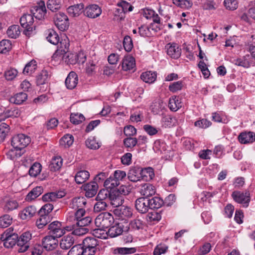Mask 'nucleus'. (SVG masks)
<instances>
[{"instance_id":"obj_1","label":"nucleus","mask_w":255,"mask_h":255,"mask_svg":"<svg viewBox=\"0 0 255 255\" xmlns=\"http://www.w3.org/2000/svg\"><path fill=\"white\" fill-rule=\"evenodd\" d=\"M29 136L24 134H18L11 139L13 148L9 151L11 158L20 157L24 152V148L30 142Z\"/></svg>"},{"instance_id":"obj_2","label":"nucleus","mask_w":255,"mask_h":255,"mask_svg":"<svg viewBox=\"0 0 255 255\" xmlns=\"http://www.w3.org/2000/svg\"><path fill=\"white\" fill-rule=\"evenodd\" d=\"M33 17L31 13L24 14L20 19L21 26L24 28L23 33L29 37L36 33V26L32 25L34 22Z\"/></svg>"},{"instance_id":"obj_3","label":"nucleus","mask_w":255,"mask_h":255,"mask_svg":"<svg viewBox=\"0 0 255 255\" xmlns=\"http://www.w3.org/2000/svg\"><path fill=\"white\" fill-rule=\"evenodd\" d=\"M114 222L113 215L108 212L99 214L95 220V224L97 227L106 229L110 227Z\"/></svg>"},{"instance_id":"obj_4","label":"nucleus","mask_w":255,"mask_h":255,"mask_svg":"<svg viewBox=\"0 0 255 255\" xmlns=\"http://www.w3.org/2000/svg\"><path fill=\"white\" fill-rule=\"evenodd\" d=\"M0 240L3 242L4 247L10 248L17 244L18 235L13 233V229L10 228L1 235Z\"/></svg>"},{"instance_id":"obj_5","label":"nucleus","mask_w":255,"mask_h":255,"mask_svg":"<svg viewBox=\"0 0 255 255\" xmlns=\"http://www.w3.org/2000/svg\"><path fill=\"white\" fill-rule=\"evenodd\" d=\"M69 44L65 40L60 43V46L52 56V60L57 63L64 61L65 54L68 51Z\"/></svg>"},{"instance_id":"obj_6","label":"nucleus","mask_w":255,"mask_h":255,"mask_svg":"<svg viewBox=\"0 0 255 255\" xmlns=\"http://www.w3.org/2000/svg\"><path fill=\"white\" fill-rule=\"evenodd\" d=\"M55 25L61 31H65L69 27V20L67 16L63 12L56 13L54 17Z\"/></svg>"},{"instance_id":"obj_7","label":"nucleus","mask_w":255,"mask_h":255,"mask_svg":"<svg viewBox=\"0 0 255 255\" xmlns=\"http://www.w3.org/2000/svg\"><path fill=\"white\" fill-rule=\"evenodd\" d=\"M31 239V234L29 232H25L19 238L18 237L17 250L18 253H24L28 250Z\"/></svg>"},{"instance_id":"obj_8","label":"nucleus","mask_w":255,"mask_h":255,"mask_svg":"<svg viewBox=\"0 0 255 255\" xmlns=\"http://www.w3.org/2000/svg\"><path fill=\"white\" fill-rule=\"evenodd\" d=\"M232 197L236 202L243 204V207H248L250 201V194L249 191L243 192L235 191L232 193Z\"/></svg>"},{"instance_id":"obj_9","label":"nucleus","mask_w":255,"mask_h":255,"mask_svg":"<svg viewBox=\"0 0 255 255\" xmlns=\"http://www.w3.org/2000/svg\"><path fill=\"white\" fill-rule=\"evenodd\" d=\"M31 13L35 18L41 20L44 18L46 13L45 2L40 0L37 3V5L33 6L30 10Z\"/></svg>"},{"instance_id":"obj_10","label":"nucleus","mask_w":255,"mask_h":255,"mask_svg":"<svg viewBox=\"0 0 255 255\" xmlns=\"http://www.w3.org/2000/svg\"><path fill=\"white\" fill-rule=\"evenodd\" d=\"M1 205L5 212H9L16 209L18 207L17 201L8 196H5L2 199Z\"/></svg>"},{"instance_id":"obj_11","label":"nucleus","mask_w":255,"mask_h":255,"mask_svg":"<svg viewBox=\"0 0 255 255\" xmlns=\"http://www.w3.org/2000/svg\"><path fill=\"white\" fill-rule=\"evenodd\" d=\"M102 9L97 4H91L87 6L84 10V15L91 18H95L100 15Z\"/></svg>"},{"instance_id":"obj_12","label":"nucleus","mask_w":255,"mask_h":255,"mask_svg":"<svg viewBox=\"0 0 255 255\" xmlns=\"http://www.w3.org/2000/svg\"><path fill=\"white\" fill-rule=\"evenodd\" d=\"M42 245L46 250L52 251L57 248L58 240L52 236H47L43 238Z\"/></svg>"},{"instance_id":"obj_13","label":"nucleus","mask_w":255,"mask_h":255,"mask_svg":"<svg viewBox=\"0 0 255 255\" xmlns=\"http://www.w3.org/2000/svg\"><path fill=\"white\" fill-rule=\"evenodd\" d=\"M135 207L140 213H146L150 208L148 198L140 197L136 199L135 202Z\"/></svg>"},{"instance_id":"obj_14","label":"nucleus","mask_w":255,"mask_h":255,"mask_svg":"<svg viewBox=\"0 0 255 255\" xmlns=\"http://www.w3.org/2000/svg\"><path fill=\"white\" fill-rule=\"evenodd\" d=\"M114 213L116 216L122 219L131 217L132 215L131 209L124 206L118 207L114 210Z\"/></svg>"},{"instance_id":"obj_15","label":"nucleus","mask_w":255,"mask_h":255,"mask_svg":"<svg viewBox=\"0 0 255 255\" xmlns=\"http://www.w3.org/2000/svg\"><path fill=\"white\" fill-rule=\"evenodd\" d=\"M83 189L85 191V196L88 198H92L94 197L97 193L98 185L96 182H90L83 186Z\"/></svg>"},{"instance_id":"obj_16","label":"nucleus","mask_w":255,"mask_h":255,"mask_svg":"<svg viewBox=\"0 0 255 255\" xmlns=\"http://www.w3.org/2000/svg\"><path fill=\"white\" fill-rule=\"evenodd\" d=\"M168 55L174 59H178L181 55V49L175 43H169L166 46Z\"/></svg>"},{"instance_id":"obj_17","label":"nucleus","mask_w":255,"mask_h":255,"mask_svg":"<svg viewBox=\"0 0 255 255\" xmlns=\"http://www.w3.org/2000/svg\"><path fill=\"white\" fill-rule=\"evenodd\" d=\"M87 200L84 197H76L71 200L70 207L75 210L85 209Z\"/></svg>"},{"instance_id":"obj_18","label":"nucleus","mask_w":255,"mask_h":255,"mask_svg":"<svg viewBox=\"0 0 255 255\" xmlns=\"http://www.w3.org/2000/svg\"><path fill=\"white\" fill-rule=\"evenodd\" d=\"M78 81V75L75 72L71 71L69 73L66 78L65 83L66 86L68 89H73L76 87L77 85Z\"/></svg>"},{"instance_id":"obj_19","label":"nucleus","mask_w":255,"mask_h":255,"mask_svg":"<svg viewBox=\"0 0 255 255\" xmlns=\"http://www.w3.org/2000/svg\"><path fill=\"white\" fill-rule=\"evenodd\" d=\"M75 239L72 234H69L64 236L60 241V246L63 250H68L70 249L74 244Z\"/></svg>"},{"instance_id":"obj_20","label":"nucleus","mask_w":255,"mask_h":255,"mask_svg":"<svg viewBox=\"0 0 255 255\" xmlns=\"http://www.w3.org/2000/svg\"><path fill=\"white\" fill-rule=\"evenodd\" d=\"M122 68L125 71L130 70L135 67L134 58L129 55L125 56L122 60Z\"/></svg>"},{"instance_id":"obj_21","label":"nucleus","mask_w":255,"mask_h":255,"mask_svg":"<svg viewBox=\"0 0 255 255\" xmlns=\"http://www.w3.org/2000/svg\"><path fill=\"white\" fill-rule=\"evenodd\" d=\"M155 193V187L149 183H145L141 186L140 193L144 196L143 198H147L152 196Z\"/></svg>"},{"instance_id":"obj_22","label":"nucleus","mask_w":255,"mask_h":255,"mask_svg":"<svg viewBox=\"0 0 255 255\" xmlns=\"http://www.w3.org/2000/svg\"><path fill=\"white\" fill-rule=\"evenodd\" d=\"M239 141L243 144L252 143L255 140V134L253 132H242L238 137Z\"/></svg>"},{"instance_id":"obj_23","label":"nucleus","mask_w":255,"mask_h":255,"mask_svg":"<svg viewBox=\"0 0 255 255\" xmlns=\"http://www.w3.org/2000/svg\"><path fill=\"white\" fill-rule=\"evenodd\" d=\"M36 213V208L34 206H30L24 209L19 215L22 220H28L32 217Z\"/></svg>"},{"instance_id":"obj_24","label":"nucleus","mask_w":255,"mask_h":255,"mask_svg":"<svg viewBox=\"0 0 255 255\" xmlns=\"http://www.w3.org/2000/svg\"><path fill=\"white\" fill-rule=\"evenodd\" d=\"M128 179L133 182L139 181L141 179L140 169L137 167L130 168L128 173Z\"/></svg>"},{"instance_id":"obj_25","label":"nucleus","mask_w":255,"mask_h":255,"mask_svg":"<svg viewBox=\"0 0 255 255\" xmlns=\"http://www.w3.org/2000/svg\"><path fill=\"white\" fill-rule=\"evenodd\" d=\"M84 4L81 3L69 6L67 8L68 12L72 16H79L82 12H84Z\"/></svg>"},{"instance_id":"obj_26","label":"nucleus","mask_w":255,"mask_h":255,"mask_svg":"<svg viewBox=\"0 0 255 255\" xmlns=\"http://www.w3.org/2000/svg\"><path fill=\"white\" fill-rule=\"evenodd\" d=\"M43 191V188L41 186H37L34 188L28 194L25 198V201L30 202L37 197L39 196Z\"/></svg>"},{"instance_id":"obj_27","label":"nucleus","mask_w":255,"mask_h":255,"mask_svg":"<svg viewBox=\"0 0 255 255\" xmlns=\"http://www.w3.org/2000/svg\"><path fill=\"white\" fill-rule=\"evenodd\" d=\"M123 227L124 226L122 224H116L110 227L107 233L111 238L116 237L123 233Z\"/></svg>"},{"instance_id":"obj_28","label":"nucleus","mask_w":255,"mask_h":255,"mask_svg":"<svg viewBox=\"0 0 255 255\" xmlns=\"http://www.w3.org/2000/svg\"><path fill=\"white\" fill-rule=\"evenodd\" d=\"M161 123L163 126L166 127H171L176 125L177 120L175 117L171 115H163L161 119Z\"/></svg>"},{"instance_id":"obj_29","label":"nucleus","mask_w":255,"mask_h":255,"mask_svg":"<svg viewBox=\"0 0 255 255\" xmlns=\"http://www.w3.org/2000/svg\"><path fill=\"white\" fill-rule=\"evenodd\" d=\"M46 39L48 41L53 45L59 43V37L56 32L52 29H48L46 31Z\"/></svg>"},{"instance_id":"obj_30","label":"nucleus","mask_w":255,"mask_h":255,"mask_svg":"<svg viewBox=\"0 0 255 255\" xmlns=\"http://www.w3.org/2000/svg\"><path fill=\"white\" fill-rule=\"evenodd\" d=\"M27 98V95L23 92H20L14 95L9 98V102L11 103L20 105L23 103Z\"/></svg>"},{"instance_id":"obj_31","label":"nucleus","mask_w":255,"mask_h":255,"mask_svg":"<svg viewBox=\"0 0 255 255\" xmlns=\"http://www.w3.org/2000/svg\"><path fill=\"white\" fill-rule=\"evenodd\" d=\"M110 199L111 200V203L116 207L122 206L124 202L123 197L119 194L116 193L114 191H111Z\"/></svg>"},{"instance_id":"obj_32","label":"nucleus","mask_w":255,"mask_h":255,"mask_svg":"<svg viewBox=\"0 0 255 255\" xmlns=\"http://www.w3.org/2000/svg\"><path fill=\"white\" fill-rule=\"evenodd\" d=\"M98 241L94 237H87L83 241L82 245L84 247L98 250Z\"/></svg>"},{"instance_id":"obj_33","label":"nucleus","mask_w":255,"mask_h":255,"mask_svg":"<svg viewBox=\"0 0 255 255\" xmlns=\"http://www.w3.org/2000/svg\"><path fill=\"white\" fill-rule=\"evenodd\" d=\"M119 184L120 182H119L118 180L115 179L113 176H111L105 181L104 185L107 190H113L114 191L117 189V187L119 185Z\"/></svg>"},{"instance_id":"obj_34","label":"nucleus","mask_w":255,"mask_h":255,"mask_svg":"<svg viewBox=\"0 0 255 255\" xmlns=\"http://www.w3.org/2000/svg\"><path fill=\"white\" fill-rule=\"evenodd\" d=\"M140 78L145 83H152L156 80V74L154 72L146 71L141 74Z\"/></svg>"},{"instance_id":"obj_35","label":"nucleus","mask_w":255,"mask_h":255,"mask_svg":"<svg viewBox=\"0 0 255 255\" xmlns=\"http://www.w3.org/2000/svg\"><path fill=\"white\" fill-rule=\"evenodd\" d=\"M49 72L45 69L43 70L37 76L36 83L38 85H43L45 84L50 77Z\"/></svg>"},{"instance_id":"obj_36","label":"nucleus","mask_w":255,"mask_h":255,"mask_svg":"<svg viewBox=\"0 0 255 255\" xmlns=\"http://www.w3.org/2000/svg\"><path fill=\"white\" fill-rule=\"evenodd\" d=\"M90 174L88 171L81 170L77 173L75 176V180L77 184L84 183L89 178Z\"/></svg>"},{"instance_id":"obj_37","label":"nucleus","mask_w":255,"mask_h":255,"mask_svg":"<svg viewBox=\"0 0 255 255\" xmlns=\"http://www.w3.org/2000/svg\"><path fill=\"white\" fill-rule=\"evenodd\" d=\"M168 106L171 111H177L182 107L181 99L179 97L176 96L170 98L169 101Z\"/></svg>"},{"instance_id":"obj_38","label":"nucleus","mask_w":255,"mask_h":255,"mask_svg":"<svg viewBox=\"0 0 255 255\" xmlns=\"http://www.w3.org/2000/svg\"><path fill=\"white\" fill-rule=\"evenodd\" d=\"M150 209H158L164 204L163 200L159 197H153L148 198Z\"/></svg>"},{"instance_id":"obj_39","label":"nucleus","mask_w":255,"mask_h":255,"mask_svg":"<svg viewBox=\"0 0 255 255\" xmlns=\"http://www.w3.org/2000/svg\"><path fill=\"white\" fill-rule=\"evenodd\" d=\"M141 179L146 180H149L154 177V173L152 168L147 167L144 169H140Z\"/></svg>"},{"instance_id":"obj_40","label":"nucleus","mask_w":255,"mask_h":255,"mask_svg":"<svg viewBox=\"0 0 255 255\" xmlns=\"http://www.w3.org/2000/svg\"><path fill=\"white\" fill-rule=\"evenodd\" d=\"M62 165V159L60 157L53 158L49 165L51 171H56L60 169Z\"/></svg>"},{"instance_id":"obj_41","label":"nucleus","mask_w":255,"mask_h":255,"mask_svg":"<svg viewBox=\"0 0 255 255\" xmlns=\"http://www.w3.org/2000/svg\"><path fill=\"white\" fill-rule=\"evenodd\" d=\"M39 217L36 222V225L38 229H42L49 222H50L51 218L49 215H39Z\"/></svg>"},{"instance_id":"obj_42","label":"nucleus","mask_w":255,"mask_h":255,"mask_svg":"<svg viewBox=\"0 0 255 255\" xmlns=\"http://www.w3.org/2000/svg\"><path fill=\"white\" fill-rule=\"evenodd\" d=\"M37 68V63L35 60H32L27 63L23 70V73L26 75H30Z\"/></svg>"},{"instance_id":"obj_43","label":"nucleus","mask_w":255,"mask_h":255,"mask_svg":"<svg viewBox=\"0 0 255 255\" xmlns=\"http://www.w3.org/2000/svg\"><path fill=\"white\" fill-rule=\"evenodd\" d=\"M250 55H246L242 58H239L234 60V63L239 66H242L244 68H249L250 67V62L249 59Z\"/></svg>"},{"instance_id":"obj_44","label":"nucleus","mask_w":255,"mask_h":255,"mask_svg":"<svg viewBox=\"0 0 255 255\" xmlns=\"http://www.w3.org/2000/svg\"><path fill=\"white\" fill-rule=\"evenodd\" d=\"M6 33L10 38H16L20 34L19 26L17 25L10 26L8 28Z\"/></svg>"},{"instance_id":"obj_45","label":"nucleus","mask_w":255,"mask_h":255,"mask_svg":"<svg viewBox=\"0 0 255 255\" xmlns=\"http://www.w3.org/2000/svg\"><path fill=\"white\" fill-rule=\"evenodd\" d=\"M75 224L73 223L72 229V233L71 234L76 236H82L89 231V229L87 227H82L79 226H75Z\"/></svg>"},{"instance_id":"obj_46","label":"nucleus","mask_w":255,"mask_h":255,"mask_svg":"<svg viewBox=\"0 0 255 255\" xmlns=\"http://www.w3.org/2000/svg\"><path fill=\"white\" fill-rule=\"evenodd\" d=\"M46 4L49 9L52 11H55L60 8L61 0H48Z\"/></svg>"},{"instance_id":"obj_47","label":"nucleus","mask_w":255,"mask_h":255,"mask_svg":"<svg viewBox=\"0 0 255 255\" xmlns=\"http://www.w3.org/2000/svg\"><path fill=\"white\" fill-rule=\"evenodd\" d=\"M41 165L38 162L34 163L29 169V174L30 176L36 177L41 172Z\"/></svg>"},{"instance_id":"obj_48","label":"nucleus","mask_w":255,"mask_h":255,"mask_svg":"<svg viewBox=\"0 0 255 255\" xmlns=\"http://www.w3.org/2000/svg\"><path fill=\"white\" fill-rule=\"evenodd\" d=\"M9 126L5 123L0 124V142L3 141L9 132Z\"/></svg>"},{"instance_id":"obj_49","label":"nucleus","mask_w":255,"mask_h":255,"mask_svg":"<svg viewBox=\"0 0 255 255\" xmlns=\"http://www.w3.org/2000/svg\"><path fill=\"white\" fill-rule=\"evenodd\" d=\"M111 193V191L110 192L107 189H102L99 192L96 198V200L109 202V197L110 198Z\"/></svg>"},{"instance_id":"obj_50","label":"nucleus","mask_w":255,"mask_h":255,"mask_svg":"<svg viewBox=\"0 0 255 255\" xmlns=\"http://www.w3.org/2000/svg\"><path fill=\"white\" fill-rule=\"evenodd\" d=\"M63 196L62 195H59L55 192H50L45 194L42 196V200L45 202L55 201L57 199H59Z\"/></svg>"},{"instance_id":"obj_51","label":"nucleus","mask_w":255,"mask_h":255,"mask_svg":"<svg viewBox=\"0 0 255 255\" xmlns=\"http://www.w3.org/2000/svg\"><path fill=\"white\" fill-rule=\"evenodd\" d=\"M94 207V211L95 212L99 213L103 211L106 210L107 207L108 201H96Z\"/></svg>"},{"instance_id":"obj_52","label":"nucleus","mask_w":255,"mask_h":255,"mask_svg":"<svg viewBox=\"0 0 255 255\" xmlns=\"http://www.w3.org/2000/svg\"><path fill=\"white\" fill-rule=\"evenodd\" d=\"M173 3L182 8H189L192 6V2L189 0H172Z\"/></svg>"},{"instance_id":"obj_53","label":"nucleus","mask_w":255,"mask_h":255,"mask_svg":"<svg viewBox=\"0 0 255 255\" xmlns=\"http://www.w3.org/2000/svg\"><path fill=\"white\" fill-rule=\"evenodd\" d=\"M73 136L71 134H67L60 140V143L61 145H64L65 147H69L73 144Z\"/></svg>"},{"instance_id":"obj_54","label":"nucleus","mask_w":255,"mask_h":255,"mask_svg":"<svg viewBox=\"0 0 255 255\" xmlns=\"http://www.w3.org/2000/svg\"><path fill=\"white\" fill-rule=\"evenodd\" d=\"M11 48L10 40L4 39L0 42V53H5Z\"/></svg>"},{"instance_id":"obj_55","label":"nucleus","mask_w":255,"mask_h":255,"mask_svg":"<svg viewBox=\"0 0 255 255\" xmlns=\"http://www.w3.org/2000/svg\"><path fill=\"white\" fill-rule=\"evenodd\" d=\"M128 137L124 139V144L126 147L132 148L137 144V139L131 136H127Z\"/></svg>"},{"instance_id":"obj_56","label":"nucleus","mask_w":255,"mask_h":255,"mask_svg":"<svg viewBox=\"0 0 255 255\" xmlns=\"http://www.w3.org/2000/svg\"><path fill=\"white\" fill-rule=\"evenodd\" d=\"M77 54L66 53L64 62L69 65H74L77 63Z\"/></svg>"},{"instance_id":"obj_57","label":"nucleus","mask_w":255,"mask_h":255,"mask_svg":"<svg viewBox=\"0 0 255 255\" xmlns=\"http://www.w3.org/2000/svg\"><path fill=\"white\" fill-rule=\"evenodd\" d=\"M153 26V23H151L149 27L145 25L141 26L138 28V33L139 35L142 37L148 36L150 34L149 29H151L152 30H154Z\"/></svg>"},{"instance_id":"obj_58","label":"nucleus","mask_w":255,"mask_h":255,"mask_svg":"<svg viewBox=\"0 0 255 255\" xmlns=\"http://www.w3.org/2000/svg\"><path fill=\"white\" fill-rule=\"evenodd\" d=\"M70 122L75 125H78L85 120L84 116L80 114H71L70 116Z\"/></svg>"},{"instance_id":"obj_59","label":"nucleus","mask_w":255,"mask_h":255,"mask_svg":"<svg viewBox=\"0 0 255 255\" xmlns=\"http://www.w3.org/2000/svg\"><path fill=\"white\" fill-rule=\"evenodd\" d=\"M12 223V218L8 215L0 217V227L6 228Z\"/></svg>"},{"instance_id":"obj_60","label":"nucleus","mask_w":255,"mask_h":255,"mask_svg":"<svg viewBox=\"0 0 255 255\" xmlns=\"http://www.w3.org/2000/svg\"><path fill=\"white\" fill-rule=\"evenodd\" d=\"M20 111L17 108H11L5 111V116L7 118H17L20 116Z\"/></svg>"},{"instance_id":"obj_61","label":"nucleus","mask_w":255,"mask_h":255,"mask_svg":"<svg viewBox=\"0 0 255 255\" xmlns=\"http://www.w3.org/2000/svg\"><path fill=\"white\" fill-rule=\"evenodd\" d=\"M224 3L226 8L230 10H234L238 7V2L237 0H225Z\"/></svg>"},{"instance_id":"obj_62","label":"nucleus","mask_w":255,"mask_h":255,"mask_svg":"<svg viewBox=\"0 0 255 255\" xmlns=\"http://www.w3.org/2000/svg\"><path fill=\"white\" fill-rule=\"evenodd\" d=\"M146 218L149 222H158L161 219V216L159 213L152 211L148 213Z\"/></svg>"},{"instance_id":"obj_63","label":"nucleus","mask_w":255,"mask_h":255,"mask_svg":"<svg viewBox=\"0 0 255 255\" xmlns=\"http://www.w3.org/2000/svg\"><path fill=\"white\" fill-rule=\"evenodd\" d=\"M123 45L126 51L129 52L133 48V43L131 37L127 35L124 37Z\"/></svg>"},{"instance_id":"obj_64","label":"nucleus","mask_w":255,"mask_h":255,"mask_svg":"<svg viewBox=\"0 0 255 255\" xmlns=\"http://www.w3.org/2000/svg\"><path fill=\"white\" fill-rule=\"evenodd\" d=\"M68 255H82V245L74 246L69 251Z\"/></svg>"}]
</instances>
